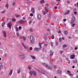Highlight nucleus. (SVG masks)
Returning a JSON list of instances; mask_svg holds the SVG:
<instances>
[{"label": "nucleus", "instance_id": "c756f323", "mask_svg": "<svg viewBox=\"0 0 78 78\" xmlns=\"http://www.w3.org/2000/svg\"><path fill=\"white\" fill-rule=\"evenodd\" d=\"M50 44L51 45V46H52V47H53V43L52 42H51L50 43Z\"/></svg>", "mask_w": 78, "mask_h": 78}, {"label": "nucleus", "instance_id": "58836bf2", "mask_svg": "<svg viewBox=\"0 0 78 78\" xmlns=\"http://www.w3.org/2000/svg\"><path fill=\"white\" fill-rule=\"evenodd\" d=\"M59 53H60V54H62V51H59Z\"/></svg>", "mask_w": 78, "mask_h": 78}, {"label": "nucleus", "instance_id": "a18cd8bd", "mask_svg": "<svg viewBox=\"0 0 78 78\" xmlns=\"http://www.w3.org/2000/svg\"><path fill=\"white\" fill-rule=\"evenodd\" d=\"M56 45H58V41H56Z\"/></svg>", "mask_w": 78, "mask_h": 78}, {"label": "nucleus", "instance_id": "5701e85b", "mask_svg": "<svg viewBox=\"0 0 78 78\" xmlns=\"http://www.w3.org/2000/svg\"><path fill=\"white\" fill-rule=\"evenodd\" d=\"M15 29L16 30V31H19V29H18V27H15Z\"/></svg>", "mask_w": 78, "mask_h": 78}, {"label": "nucleus", "instance_id": "4be33fe9", "mask_svg": "<svg viewBox=\"0 0 78 78\" xmlns=\"http://www.w3.org/2000/svg\"><path fill=\"white\" fill-rule=\"evenodd\" d=\"M44 44L45 46H46V47L47 46L48 44H47V42H44Z\"/></svg>", "mask_w": 78, "mask_h": 78}, {"label": "nucleus", "instance_id": "79ce46f5", "mask_svg": "<svg viewBox=\"0 0 78 78\" xmlns=\"http://www.w3.org/2000/svg\"><path fill=\"white\" fill-rule=\"evenodd\" d=\"M5 12V11H3L1 12V13H2V14H4Z\"/></svg>", "mask_w": 78, "mask_h": 78}, {"label": "nucleus", "instance_id": "0eeeda50", "mask_svg": "<svg viewBox=\"0 0 78 78\" xmlns=\"http://www.w3.org/2000/svg\"><path fill=\"white\" fill-rule=\"evenodd\" d=\"M25 21L23 20H21L19 21V23L20 24H23L24 23Z\"/></svg>", "mask_w": 78, "mask_h": 78}, {"label": "nucleus", "instance_id": "5fc2aeb1", "mask_svg": "<svg viewBox=\"0 0 78 78\" xmlns=\"http://www.w3.org/2000/svg\"><path fill=\"white\" fill-rule=\"evenodd\" d=\"M47 31H48V32H50V29H48L47 30Z\"/></svg>", "mask_w": 78, "mask_h": 78}, {"label": "nucleus", "instance_id": "f3484780", "mask_svg": "<svg viewBox=\"0 0 78 78\" xmlns=\"http://www.w3.org/2000/svg\"><path fill=\"white\" fill-rule=\"evenodd\" d=\"M31 11L32 13H34V8H33L31 9Z\"/></svg>", "mask_w": 78, "mask_h": 78}, {"label": "nucleus", "instance_id": "bf43d9fd", "mask_svg": "<svg viewBox=\"0 0 78 78\" xmlns=\"http://www.w3.org/2000/svg\"><path fill=\"white\" fill-rule=\"evenodd\" d=\"M77 49H78V48H77V47H75V50H77Z\"/></svg>", "mask_w": 78, "mask_h": 78}, {"label": "nucleus", "instance_id": "7ed1b4c3", "mask_svg": "<svg viewBox=\"0 0 78 78\" xmlns=\"http://www.w3.org/2000/svg\"><path fill=\"white\" fill-rule=\"evenodd\" d=\"M41 43H39V48H34V50L35 51H39V50H40L41 49V48H42V47L41 46Z\"/></svg>", "mask_w": 78, "mask_h": 78}, {"label": "nucleus", "instance_id": "f8f14e48", "mask_svg": "<svg viewBox=\"0 0 78 78\" xmlns=\"http://www.w3.org/2000/svg\"><path fill=\"white\" fill-rule=\"evenodd\" d=\"M45 9L46 12H48V8H47L46 7H45Z\"/></svg>", "mask_w": 78, "mask_h": 78}, {"label": "nucleus", "instance_id": "3c124183", "mask_svg": "<svg viewBox=\"0 0 78 78\" xmlns=\"http://www.w3.org/2000/svg\"><path fill=\"white\" fill-rule=\"evenodd\" d=\"M66 19H63V22H66Z\"/></svg>", "mask_w": 78, "mask_h": 78}, {"label": "nucleus", "instance_id": "72a5a7b5", "mask_svg": "<svg viewBox=\"0 0 78 78\" xmlns=\"http://www.w3.org/2000/svg\"><path fill=\"white\" fill-rule=\"evenodd\" d=\"M16 35L18 37H19L20 36V35H19V33H16Z\"/></svg>", "mask_w": 78, "mask_h": 78}, {"label": "nucleus", "instance_id": "f03ea898", "mask_svg": "<svg viewBox=\"0 0 78 78\" xmlns=\"http://www.w3.org/2000/svg\"><path fill=\"white\" fill-rule=\"evenodd\" d=\"M30 40L31 44H33L34 42V37H33L32 35L30 36Z\"/></svg>", "mask_w": 78, "mask_h": 78}, {"label": "nucleus", "instance_id": "2eb2a0df", "mask_svg": "<svg viewBox=\"0 0 78 78\" xmlns=\"http://www.w3.org/2000/svg\"><path fill=\"white\" fill-rule=\"evenodd\" d=\"M57 73L59 74H60L62 73V71H61V70H58L57 71Z\"/></svg>", "mask_w": 78, "mask_h": 78}, {"label": "nucleus", "instance_id": "052dcab7", "mask_svg": "<svg viewBox=\"0 0 78 78\" xmlns=\"http://www.w3.org/2000/svg\"><path fill=\"white\" fill-rule=\"evenodd\" d=\"M46 13V12H44L43 13V14H44V15H45V14Z\"/></svg>", "mask_w": 78, "mask_h": 78}, {"label": "nucleus", "instance_id": "2f4dec72", "mask_svg": "<svg viewBox=\"0 0 78 78\" xmlns=\"http://www.w3.org/2000/svg\"><path fill=\"white\" fill-rule=\"evenodd\" d=\"M66 60L67 61V62H69V61H70L69 60V59L67 58H66Z\"/></svg>", "mask_w": 78, "mask_h": 78}, {"label": "nucleus", "instance_id": "a19ab883", "mask_svg": "<svg viewBox=\"0 0 78 78\" xmlns=\"http://www.w3.org/2000/svg\"><path fill=\"white\" fill-rule=\"evenodd\" d=\"M19 30H21L22 29V27L21 26H20L19 27Z\"/></svg>", "mask_w": 78, "mask_h": 78}, {"label": "nucleus", "instance_id": "c85d7f7f", "mask_svg": "<svg viewBox=\"0 0 78 78\" xmlns=\"http://www.w3.org/2000/svg\"><path fill=\"white\" fill-rule=\"evenodd\" d=\"M72 27H74L75 26V24L73 23H72Z\"/></svg>", "mask_w": 78, "mask_h": 78}, {"label": "nucleus", "instance_id": "dca6fc26", "mask_svg": "<svg viewBox=\"0 0 78 78\" xmlns=\"http://www.w3.org/2000/svg\"><path fill=\"white\" fill-rule=\"evenodd\" d=\"M68 34V32L66 31H65L64 32V34H65V35H66V34Z\"/></svg>", "mask_w": 78, "mask_h": 78}, {"label": "nucleus", "instance_id": "a878e982", "mask_svg": "<svg viewBox=\"0 0 78 78\" xmlns=\"http://www.w3.org/2000/svg\"><path fill=\"white\" fill-rule=\"evenodd\" d=\"M5 23L4 22L2 24V27H4V25H5Z\"/></svg>", "mask_w": 78, "mask_h": 78}, {"label": "nucleus", "instance_id": "69168bd1", "mask_svg": "<svg viewBox=\"0 0 78 78\" xmlns=\"http://www.w3.org/2000/svg\"><path fill=\"white\" fill-rule=\"evenodd\" d=\"M5 57L6 56H7V54H5Z\"/></svg>", "mask_w": 78, "mask_h": 78}, {"label": "nucleus", "instance_id": "9b49d317", "mask_svg": "<svg viewBox=\"0 0 78 78\" xmlns=\"http://www.w3.org/2000/svg\"><path fill=\"white\" fill-rule=\"evenodd\" d=\"M69 12H70V11H69V10H68L65 13V15H66L67 14H69Z\"/></svg>", "mask_w": 78, "mask_h": 78}, {"label": "nucleus", "instance_id": "4d7b16f0", "mask_svg": "<svg viewBox=\"0 0 78 78\" xmlns=\"http://www.w3.org/2000/svg\"><path fill=\"white\" fill-rule=\"evenodd\" d=\"M72 68L73 69H74V68H75V66H72Z\"/></svg>", "mask_w": 78, "mask_h": 78}, {"label": "nucleus", "instance_id": "864d4df0", "mask_svg": "<svg viewBox=\"0 0 78 78\" xmlns=\"http://www.w3.org/2000/svg\"><path fill=\"white\" fill-rule=\"evenodd\" d=\"M57 6H55L54 8L55 9H57Z\"/></svg>", "mask_w": 78, "mask_h": 78}, {"label": "nucleus", "instance_id": "c9c22d12", "mask_svg": "<svg viewBox=\"0 0 78 78\" xmlns=\"http://www.w3.org/2000/svg\"><path fill=\"white\" fill-rule=\"evenodd\" d=\"M51 37L52 39H54L55 38V37H54V36L52 35L51 36Z\"/></svg>", "mask_w": 78, "mask_h": 78}, {"label": "nucleus", "instance_id": "6e6552de", "mask_svg": "<svg viewBox=\"0 0 78 78\" xmlns=\"http://www.w3.org/2000/svg\"><path fill=\"white\" fill-rule=\"evenodd\" d=\"M8 27H9V29H11V23H9L8 24Z\"/></svg>", "mask_w": 78, "mask_h": 78}, {"label": "nucleus", "instance_id": "8fccbe9b", "mask_svg": "<svg viewBox=\"0 0 78 78\" xmlns=\"http://www.w3.org/2000/svg\"><path fill=\"white\" fill-rule=\"evenodd\" d=\"M69 76H72V74L70 73L69 74Z\"/></svg>", "mask_w": 78, "mask_h": 78}, {"label": "nucleus", "instance_id": "9d476101", "mask_svg": "<svg viewBox=\"0 0 78 78\" xmlns=\"http://www.w3.org/2000/svg\"><path fill=\"white\" fill-rule=\"evenodd\" d=\"M37 19L39 20H40L41 19V15L40 14H39L38 15Z\"/></svg>", "mask_w": 78, "mask_h": 78}, {"label": "nucleus", "instance_id": "39448f33", "mask_svg": "<svg viewBox=\"0 0 78 78\" xmlns=\"http://www.w3.org/2000/svg\"><path fill=\"white\" fill-rule=\"evenodd\" d=\"M76 20H75V17L73 16L72 17V21H71V23H74Z\"/></svg>", "mask_w": 78, "mask_h": 78}, {"label": "nucleus", "instance_id": "338daca9", "mask_svg": "<svg viewBox=\"0 0 78 78\" xmlns=\"http://www.w3.org/2000/svg\"><path fill=\"white\" fill-rule=\"evenodd\" d=\"M67 3H68V4H69L70 3V2L68 1L67 2Z\"/></svg>", "mask_w": 78, "mask_h": 78}, {"label": "nucleus", "instance_id": "49530a36", "mask_svg": "<svg viewBox=\"0 0 78 78\" xmlns=\"http://www.w3.org/2000/svg\"><path fill=\"white\" fill-rule=\"evenodd\" d=\"M23 39L24 41H26V38H25V37H23Z\"/></svg>", "mask_w": 78, "mask_h": 78}, {"label": "nucleus", "instance_id": "680f3d73", "mask_svg": "<svg viewBox=\"0 0 78 78\" xmlns=\"http://www.w3.org/2000/svg\"><path fill=\"white\" fill-rule=\"evenodd\" d=\"M61 33V31H58V34H60Z\"/></svg>", "mask_w": 78, "mask_h": 78}, {"label": "nucleus", "instance_id": "09e8293b", "mask_svg": "<svg viewBox=\"0 0 78 78\" xmlns=\"http://www.w3.org/2000/svg\"><path fill=\"white\" fill-rule=\"evenodd\" d=\"M30 32H32V31H33V29H30Z\"/></svg>", "mask_w": 78, "mask_h": 78}, {"label": "nucleus", "instance_id": "bb28decb", "mask_svg": "<svg viewBox=\"0 0 78 78\" xmlns=\"http://www.w3.org/2000/svg\"><path fill=\"white\" fill-rule=\"evenodd\" d=\"M12 20L13 21V22H16V20L14 19H12Z\"/></svg>", "mask_w": 78, "mask_h": 78}, {"label": "nucleus", "instance_id": "e2e57ef3", "mask_svg": "<svg viewBox=\"0 0 78 78\" xmlns=\"http://www.w3.org/2000/svg\"><path fill=\"white\" fill-rule=\"evenodd\" d=\"M57 2H61V0H56Z\"/></svg>", "mask_w": 78, "mask_h": 78}, {"label": "nucleus", "instance_id": "ea45409f", "mask_svg": "<svg viewBox=\"0 0 78 78\" xmlns=\"http://www.w3.org/2000/svg\"><path fill=\"white\" fill-rule=\"evenodd\" d=\"M23 47H24V48H26V46L25 45L23 44Z\"/></svg>", "mask_w": 78, "mask_h": 78}, {"label": "nucleus", "instance_id": "4468645a", "mask_svg": "<svg viewBox=\"0 0 78 78\" xmlns=\"http://www.w3.org/2000/svg\"><path fill=\"white\" fill-rule=\"evenodd\" d=\"M54 53L53 52H52L51 54H50L49 55V56L50 57H51L53 55Z\"/></svg>", "mask_w": 78, "mask_h": 78}, {"label": "nucleus", "instance_id": "aec40b11", "mask_svg": "<svg viewBox=\"0 0 78 78\" xmlns=\"http://www.w3.org/2000/svg\"><path fill=\"white\" fill-rule=\"evenodd\" d=\"M15 16L16 17H20V15H17L16 14L15 15Z\"/></svg>", "mask_w": 78, "mask_h": 78}, {"label": "nucleus", "instance_id": "c03bdc74", "mask_svg": "<svg viewBox=\"0 0 78 78\" xmlns=\"http://www.w3.org/2000/svg\"><path fill=\"white\" fill-rule=\"evenodd\" d=\"M30 16H31V17H32V16H33V13H30Z\"/></svg>", "mask_w": 78, "mask_h": 78}, {"label": "nucleus", "instance_id": "774afa93", "mask_svg": "<svg viewBox=\"0 0 78 78\" xmlns=\"http://www.w3.org/2000/svg\"><path fill=\"white\" fill-rule=\"evenodd\" d=\"M76 78H78V75H77V76H76Z\"/></svg>", "mask_w": 78, "mask_h": 78}, {"label": "nucleus", "instance_id": "de8ad7c7", "mask_svg": "<svg viewBox=\"0 0 78 78\" xmlns=\"http://www.w3.org/2000/svg\"><path fill=\"white\" fill-rule=\"evenodd\" d=\"M62 40V39H61V38H60L59 39V41L60 42H61V41Z\"/></svg>", "mask_w": 78, "mask_h": 78}, {"label": "nucleus", "instance_id": "6ab92c4d", "mask_svg": "<svg viewBox=\"0 0 78 78\" xmlns=\"http://www.w3.org/2000/svg\"><path fill=\"white\" fill-rule=\"evenodd\" d=\"M76 62H77V61L76 60H75L73 61V63H76Z\"/></svg>", "mask_w": 78, "mask_h": 78}, {"label": "nucleus", "instance_id": "412c9836", "mask_svg": "<svg viewBox=\"0 0 78 78\" xmlns=\"http://www.w3.org/2000/svg\"><path fill=\"white\" fill-rule=\"evenodd\" d=\"M75 58V55H72L71 56V58Z\"/></svg>", "mask_w": 78, "mask_h": 78}, {"label": "nucleus", "instance_id": "cd10ccee", "mask_svg": "<svg viewBox=\"0 0 78 78\" xmlns=\"http://www.w3.org/2000/svg\"><path fill=\"white\" fill-rule=\"evenodd\" d=\"M5 7L7 9L8 8V3L6 4V5H5Z\"/></svg>", "mask_w": 78, "mask_h": 78}, {"label": "nucleus", "instance_id": "1a4fd4ad", "mask_svg": "<svg viewBox=\"0 0 78 78\" xmlns=\"http://www.w3.org/2000/svg\"><path fill=\"white\" fill-rule=\"evenodd\" d=\"M3 33L4 37H6V32H5V31H3Z\"/></svg>", "mask_w": 78, "mask_h": 78}, {"label": "nucleus", "instance_id": "6e6d98bb", "mask_svg": "<svg viewBox=\"0 0 78 78\" xmlns=\"http://www.w3.org/2000/svg\"><path fill=\"white\" fill-rule=\"evenodd\" d=\"M48 4H46V6L47 7H48Z\"/></svg>", "mask_w": 78, "mask_h": 78}, {"label": "nucleus", "instance_id": "0e129e2a", "mask_svg": "<svg viewBox=\"0 0 78 78\" xmlns=\"http://www.w3.org/2000/svg\"><path fill=\"white\" fill-rule=\"evenodd\" d=\"M32 20H31L29 23V24H30V23H31L32 22Z\"/></svg>", "mask_w": 78, "mask_h": 78}, {"label": "nucleus", "instance_id": "a211bd4d", "mask_svg": "<svg viewBox=\"0 0 78 78\" xmlns=\"http://www.w3.org/2000/svg\"><path fill=\"white\" fill-rule=\"evenodd\" d=\"M31 58H32L33 59H36V57L33 55H31Z\"/></svg>", "mask_w": 78, "mask_h": 78}, {"label": "nucleus", "instance_id": "20e7f679", "mask_svg": "<svg viewBox=\"0 0 78 78\" xmlns=\"http://www.w3.org/2000/svg\"><path fill=\"white\" fill-rule=\"evenodd\" d=\"M30 75H31V76H32L33 75L32 74H33V75L34 76H36V72L34 71H30Z\"/></svg>", "mask_w": 78, "mask_h": 78}, {"label": "nucleus", "instance_id": "e433bc0d", "mask_svg": "<svg viewBox=\"0 0 78 78\" xmlns=\"http://www.w3.org/2000/svg\"><path fill=\"white\" fill-rule=\"evenodd\" d=\"M67 73H68L69 74V73H70V71H69L68 70L67 71Z\"/></svg>", "mask_w": 78, "mask_h": 78}, {"label": "nucleus", "instance_id": "37998d69", "mask_svg": "<svg viewBox=\"0 0 78 78\" xmlns=\"http://www.w3.org/2000/svg\"><path fill=\"white\" fill-rule=\"evenodd\" d=\"M28 67L29 69H31V66H29Z\"/></svg>", "mask_w": 78, "mask_h": 78}, {"label": "nucleus", "instance_id": "423d86ee", "mask_svg": "<svg viewBox=\"0 0 78 78\" xmlns=\"http://www.w3.org/2000/svg\"><path fill=\"white\" fill-rule=\"evenodd\" d=\"M24 58L25 56H24L23 55H21L20 56V59H23Z\"/></svg>", "mask_w": 78, "mask_h": 78}, {"label": "nucleus", "instance_id": "4c0bfd02", "mask_svg": "<svg viewBox=\"0 0 78 78\" xmlns=\"http://www.w3.org/2000/svg\"><path fill=\"white\" fill-rule=\"evenodd\" d=\"M74 14H75V15H76V14H77V12H74Z\"/></svg>", "mask_w": 78, "mask_h": 78}, {"label": "nucleus", "instance_id": "393cba45", "mask_svg": "<svg viewBox=\"0 0 78 78\" xmlns=\"http://www.w3.org/2000/svg\"><path fill=\"white\" fill-rule=\"evenodd\" d=\"M3 69V65H1L0 66V69Z\"/></svg>", "mask_w": 78, "mask_h": 78}, {"label": "nucleus", "instance_id": "f704fd0d", "mask_svg": "<svg viewBox=\"0 0 78 78\" xmlns=\"http://www.w3.org/2000/svg\"><path fill=\"white\" fill-rule=\"evenodd\" d=\"M29 50H33V48H32V47H30V48H29Z\"/></svg>", "mask_w": 78, "mask_h": 78}, {"label": "nucleus", "instance_id": "7c9ffc66", "mask_svg": "<svg viewBox=\"0 0 78 78\" xmlns=\"http://www.w3.org/2000/svg\"><path fill=\"white\" fill-rule=\"evenodd\" d=\"M20 69H19L17 70V72H18V73H20Z\"/></svg>", "mask_w": 78, "mask_h": 78}, {"label": "nucleus", "instance_id": "ddd939ff", "mask_svg": "<svg viewBox=\"0 0 78 78\" xmlns=\"http://www.w3.org/2000/svg\"><path fill=\"white\" fill-rule=\"evenodd\" d=\"M12 73V70L11 69L9 73V75H11Z\"/></svg>", "mask_w": 78, "mask_h": 78}, {"label": "nucleus", "instance_id": "f257e3e1", "mask_svg": "<svg viewBox=\"0 0 78 78\" xmlns=\"http://www.w3.org/2000/svg\"><path fill=\"white\" fill-rule=\"evenodd\" d=\"M42 65L44 67L48 69H49V70H51V69H53V62H50L49 66H48V65H47L46 63H42Z\"/></svg>", "mask_w": 78, "mask_h": 78}, {"label": "nucleus", "instance_id": "603ef678", "mask_svg": "<svg viewBox=\"0 0 78 78\" xmlns=\"http://www.w3.org/2000/svg\"><path fill=\"white\" fill-rule=\"evenodd\" d=\"M15 2H13L12 3V5H15Z\"/></svg>", "mask_w": 78, "mask_h": 78}, {"label": "nucleus", "instance_id": "473e14b6", "mask_svg": "<svg viewBox=\"0 0 78 78\" xmlns=\"http://www.w3.org/2000/svg\"><path fill=\"white\" fill-rule=\"evenodd\" d=\"M63 47H67V45H66V44H64L62 46Z\"/></svg>", "mask_w": 78, "mask_h": 78}, {"label": "nucleus", "instance_id": "b1692460", "mask_svg": "<svg viewBox=\"0 0 78 78\" xmlns=\"http://www.w3.org/2000/svg\"><path fill=\"white\" fill-rule=\"evenodd\" d=\"M44 1L43 0H41V1H40V3H41V4H42V3H44Z\"/></svg>", "mask_w": 78, "mask_h": 78}, {"label": "nucleus", "instance_id": "13d9d810", "mask_svg": "<svg viewBox=\"0 0 78 78\" xmlns=\"http://www.w3.org/2000/svg\"><path fill=\"white\" fill-rule=\"evenodd\" d=\"M54 67L55 69H56V68H57L56 66H54Z\"/></svg>", "mask_w": 78, "mask_h": 78}]
</instances>
